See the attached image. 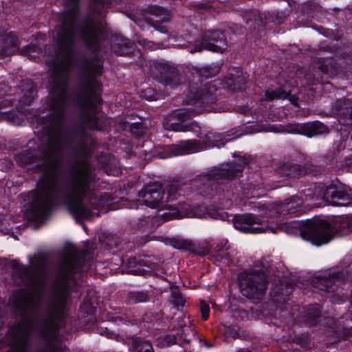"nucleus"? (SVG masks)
Here are the masks:
<instances>
[{"instance_id":"obj_27","label":"nucleus","mask_w":352,"mask_h":352,"mask_svg":"<svg viewBox=\"0 0 352 352\" xmlns=\"http://www.w3.org/2000/svg\"><path fill=\"white\" fill-rule=\"evenodd\" d=\"M134 352H154L151 343L140 339H135L133 342Z\"/></svg>"},{"instance_id":"obj_34","label":"nucleus","mask_w":352,"mask_h":352,"mask_svg":"<svg viewBox=\"0 0 352 352\" xmlns=\"http://www.w3.org/2000/svg\"><path fill=\"white\" fill-rule=\"evenodd\" d=\"M319 69L322 74L331 75L333 74V65L332 64V60L327 58L322 60L319 65Z\"/></svg>"},{"instance_id":"obj_25","label":"nucleus","mask_w":352,"mask_h":352,"mask_svg":"<svg viewBox=\"0 0 352 352\" xmlns=\"http://www.w3.org/2000/svg\"><path fill=\"white\" fill-rule=\"evenodd\" d=\"M320 314V309L318 305H311L309 307L306 314L307 322L310 326L317 324V320Z\"/></svg>"},{"instance_id":"obj_4","label":"nucleus","mask_w":352,"mask_h":352,"mask_svg":"<svg viewBox=\"0 0 352 352\" xmlns=\"http://www.w3.org/2000/svg\"><path fill=\"white\" fill-rule=\"evenodd\" d=\"M94 169L89 162L83 160L76 162L71 170L68 190L65 195L67 207L78 221L99 217L113 198L104 195L96 196L91 186L94 182Z\"/></svg>"},{"instance_id":"obj_15","label":"nucleus","mask_w":352,"mask_h":352,"mask_svg":"<svg viewBox=\"0 0 352 352\" xmlns=\"http://www.w3.org/2000/svg\"><path fill=\"white\" fill-rule=\"evenodd\" d=\"M223 34L219 31H208L204 33L199 45L190 50L191 53L207 50L214 52L223 53L226 47Z\"/></svg>"},{"instance_id":"obj_11","label":"nucleus","mask_w":352,"mask_h":352,"mask_svg":"<svg viewBox=\"0 0 352 352\" xmlns=\"http://www.w3.org/2000/svg\"><path fill=\"white\" fill-rule=\"evenodd\" d=\"M302 200L297 196H292L285 199L281 203H271L267 205H259L266 214H269V219L272 222L276 223V218L285 214L298 216L302 213Z\"/></svg>"},{"instance_id":"obj_31","label":"nucleus","mask_w":352,"mask_h":352,"mask_svg":"<svg viewBox=\"0 0 352 352\" xmlns=\"http://www.w3.org/2000/svg\"><path fill=\"white\" fill-rule=\"evenodd\" d=\"M173 248L179 250H191L193 248V243L187 239H174L172 241Z\"/></svg>"},{"instance_id":"obj_43","label":"nucleus","mask_w":352,"mask_h":352,"mask_svg":"<svg viewBox=\"0 0 352 352\" xmlns=\"http://www.w3.org/2000/svg\"><path fill=\"white\" fill-rule=\"evenodd\" d=\"M164 341L166 342V344H164V345L169 346L170 344H174L175 342V336H166L164 338Z\"/></svg>"},{"instance_id":"obj_39","label":"nucleus","mask_w":352,"mask_h":352,"mask_svg":"<svg viewBox=\"0 0 352 352\" xmlns=\"http://www.w3.org/2000/svg\"><path fill=\"white\" fill-rule=\"evenodd\" d=\"M200 311L201 318L203 320H206L209 317L210 307L208 304L204 300L201 301Z\"/></svg>"},{"instance_id":"obj_1","label":"nucleus","mask_w":352,"mask_h":352,"mask_svg":"<svg viewBox=\"0 0 352 352\" xmlns=\"http://www.w3.org/2000/svg\"><path fill=\"white\" fill-rule=\"evenodd\" d=\"M69 79H49L51 84L49 107L53 111L45 120L43 129L48 135L47 148L42 165L43 173L36 190L30 192L31 199L26 211L29 221L43 222L50 215L54 202L61 196L57 171L62 151L68 144L63 127L64 111L67 103V87Z\"/></svg>"},{"instance_id":"obj_41","label":"nucleus","mask_w":352,"mask_h":352,"mask_svg":"<svg viewBox=\"0 0 352 352\" xmlns=\"http://www.w3.org/2000/svg\"><path fill=\"white\" fill-rule=\"evenodd\" d=\"M326 324H328L329 322H334L333 321V319L331 318H327ZM333 331L337 334V338H338L340 336L341 332L344 334L343 330H340L338 329V327H336V324L333 323V327H332Z\"/></svg>"},{"instance_id":"obj_23","label":"nucleus","mask_w":352,"mask_h":352,"mask_svg":"<svg viewBox=\"0 0 352 352\" xmlns=\"http://www.w3.org/2000/svg\"><path fill=\"white\" fill-rule=\"evenodd\" d=\"M184 189L182 188L181 184L178 181H173L167 186V201H172L177 199L179 196L184 195L183 193Z\"/></svg>"},{"instance_id":"obj_5","label":"nucleus","mask_w":352,"mask_h":352,"mask_svg":"<svg viewBox=\"0 0 352 352\" xmlns=\"http://www.w3.org/2000/svg\"><path fill=\"white\" fill-rule=\"evenodd\" d=\"M102 73V62L99 58L87 61L85 75L77 95V104L82 110V118L87 126L94 130H102L104 116L99 115L101 85L96 76Z\"/></svg>"},{"instance_id":"obj_22","label":"nucleus","mask_w":352,"mask_h":352,"mask_svg":"<svg viewBox=\"0 0 352 352\" xmlns=\"http://www.w3.org/2000/svg\"><path fill=\"white\" fill-rule=\"evenodd\" d=\"M150 12L153 16L151 18V20L153 22L155 23H164L167 21L170 16V12L168 10L160 7V6H153L150 8Z\"/></svg>"},{"instance_id":"obj_35","label":"nucleus","mask_w":352,"mask_h":352,"mask_svg":"<svg viewBox=\"0 0 352 352\" xmlns=\"http://www.w3.org/2000/svg\"><path fill=\"white\" fill-rule=\"evenodd\" d=\"M130 130L131 133L136 137L142 136L146 133V129L141 122L131 124L130 125Z\"/></svg>"},{"instance_id":"obj_46","label":"nucleus","mask_w":352,"mask_h":352,"mask_svg":"<svg viewBox=\"0 0 352 352\" xmlns=\"http://www.w3.org/2000/svg\"><path fill=\"white\" fill-rule=\"evenodd\" d=\"M289 100L293 104L298 106L297 98L294 95L291 96Z\"/></svg>"},{"instance_id":"obj_18","label":"nucleus","mask_w":352,"mask_h":352,"mask_svg":"<svg viewBox=\"0 0 352 352\" xmlns=\"http://www.w3.org/2000/svg\"><path fill=\"white\" fill-rule=\"evenodd\" d=\"M156 67L160 72V78L166 87L175 89L179 85V74L173 68L168 67L166 64H158Z\"/></svg>"},{"instance_id":"obj_13","label":"nucleus","mask_w":352,"mask_h":352,"mask_svg":"<svg viewBox=\"0 0 352 352\" xmlns=\"http://www.w3.org/2000/svg\"><path fill=\"white\" fill-rule=\"evenodd\" d=\"M315 195L317 199H323L334 206H346L351 204L350 195L345 190L338 189L335 186H325L319 184L316 187Z\"/></svg>"},{"instance_id":"obj_49","label":"nucleus","mask_w":352,"mask_h":352,"mask_svg":"<svg viewBox=\"0 0 352 352\" xmlns=\"http://www.w3.org/2000/svg\"><path fill=\"white\" fill-rule=\"evenodd\" d=\"M215 145H216L217 146H220V144H216Z\"/></svg>"},{"instance_id":"obj_47","label":"nucleus","mask_w":352,"mask_h":352,"mask_svg":"<svg viewBox=\"0 0 352 352\" xmlns=\"http://www.w3.org/2000/svg\"><path fill=\"white\" fill-rule=\"evenodd\" d=\"M236 352H251V351L249 350L241 349L238 350Z\"/></svg>"},{"instance_id":"obj_44","label":"nucleus","mask_w":352,"mask_h":352,"mask_svg":"<svg viewBox=\"0 0 352 352\" xmlns=\"http://www.w3.org/2000/svg\"><path fill=\"white\" fill-rule=\"evenodd\" d=\"M84 309H87L91 310L92 309L91 304L89 302H85L82 303L80 306V310L82 311L84 310Z\"/></svg>"},{"instance_id":"obj_20","label":"nucleus","mask_w":352,"mask_h":352,"mask_svg":"<svg viewBox=\"0 0 352 352\" xmlns=\"http://www.w3.org/2000/svg\"><path fill=\"white\" fill-rule=\"evenodd\" d=\"M305 168L298 164L286 162L276 169V173L283 178H298L305 173Z\"/></svg>"},{"instance_id":"obj_42","label":"nucleus","mask_w":352,"mask_h":352,"mask_svg":"<svg viewBox=\"0 0 352 352\" xmlns=\"http://www.w3.org/2000/svg\"><path fill=\"white\" fill-rule=\"evenodd\" d=\"M79 149L85 155H88L91 153V146H84L83 144H80Z\"/></svg>"},{"instance_id":"obj_48","label":"nucleus","mask_w":352,"mask_h":352,"mask_svg":"<svg viewBox=\"0 0 352 352\" xmlns=\"http://www.w3.org/2000/svg\"><path fill=\"white\" fill-rule=\"evenodd\" d=\"M85 142H86L87 143H89V142H91V140L89 138H85Z\"/></svg>"},{"instance_id":"obj_38","label":"nucleus","mask_w":352,"mask_h":352,"mask_svg":"<svg viewBox=\"0 0 352 352\" xmlns=\"http://www.w3.org/2000/svg\"><path fill=\"white\" fill-rule=\"evenodd\" d=\"M209 250L210 249L208 245L206 247H201L200 245H197L193 243V248L190 251L197 255L206 256L209 253Z\"/></svg>"},{"instance_id":"obj_6","label":"nucleus","mask_w":352,"mask_h":352,"mask_svg":"<svg viewBox=\"0 0 352 352\" xmlns=\"http://www.w3.org/2000/svg\"><path fill=\"white\" fill-rule=\"evenodd\" d=\"M281 229L289 234L300 236L316 245L327 243L334 235L344 236L352 232V217H342L331 226L322 219L286 222Z\"/></svg>"},{"instance_id":"obj_26","label":"nucleus","mask_w":352,"mask_h":352,"mask_svg":"<svg viewBox=\"0 0 352 352\" xmlns=\"http://www.w3.org/2000/svg\"><path fill=\"white\" fill-rule=\"evenodd\" d=\"M16 161L21 166H25L34 162V157L32 151H26L17 155Z\"/></svg>"},{"instance_id":"obj_3","label":"nucleus","mask_w":352,"mask_h":352,"mask_svg":"<svg viewBox=\"0 0 352 352\" xmlns=\"http://www.w3.org/2000/svg\"><path fill=\"white\" fill-rule=\"evenodd\" d=\"M87 271L80 259V253L72 249L61 260L58 277V287L49 307L47 316L38 328L39 335L49 342L56 338V332L65 320L66 302L72 290H76V279Z\"/></svg>"},{"instance_id":"obj_7","label":"nucleus","mask_w":352,"mask_h":352,"mask_svg":"<svg viewBox=\"0 0 352 352\" xmlns=\"http://www.w3.org/2000/svg\"><path fill=\"white\" fill-rule=\"evenodd\" d=\"M217 87L212 82L204 84L199 90L194 87L190 88L187 99L184 101L187 108L174 111L168 118L170 122L167 129L186 132L195 130L198 127L195 122H184L191 116L201 113L204 111H210L214 109L212 105L217 102L216 91Z\"/></svg>"},{"instance_id":"obj_50","label":"nucleus","mask_w":352,"mask_h":352,"mask_svg":"<svg viewBox=\"0 0 352 352\" xmlns=\"http://www.w3.org/2000/svg\"><path fill=\"white\" fill-rule=\"evenodd\" d=\"M155 23V22H154ZM158 23H156V24H154V26H156V25Z\"/></svg>"},{"instance_id":"obj_21","label":"nucleus","mask_w":352,"mask_h":352,"mask_svg":"<svg viewBox=\"0 0 352 352\" xmlns=\"http://www.w3.org/2000/svg\"><path fill=\"white\" fill-rule=\"evenodd\" d=\"M107 160L108 162L103 161L102 159L100 160L104 171L109 175H118L121 173V170L119 167L118 160L114 157L110 156L107 157Z\"/></svg>"},{"instance_id":"obj_10","label":"nucleus","mask_w":352,"mask_h":352,"mask_svg":"<svg viewBox=\"0 0 352 352\" xmlns=\"http://www.w3.org/2000/svg\"><path fill=\"white\" fill-rule=\"evenodd\" d=\"M239 287L242 294L248 298L258 299L265 293L267 276L259 270L243 272L239 276Z\"/></svg>"},{"instance_id":"obj_45","label":"nucleus","mask_w":352,"mask_h":352,"mask_svg":"<svg viewBox=\"0 0 352 352\" xmlns=\"http://www.w3.org/2000/svg\"><path fill=\"white\" fill-rule=\"evenodd\" d=\"M113 50L115 53L118 54L119 55L125 54V52L123 49H117L115 46L113 47Z\"/></svg>"},{"instance_id":"obj_30","label":"nucleus","mask_w":352,"mask_h":352,"mask_svg":"<svg viewBox=\"0 0 352 352\" xmlns=\"http://www.w3.org/2000/svg\"><path fill=\"white\" fill-rule=\"evenodd\" d=\"M212 256L216 261H219L228 260V249L226 247V244L223 245V243H221V245H217Z\"/></svg>"},{"instance_id":"obj_9","label":"nucleus","mask_w":352,"mask_h":352,"mask_svg":"<svg viewBox=\"0 0 352 352\" xmlns=\"http://www.w3.org/2000/svg\"><path fill=\"white\" fill-rule=\"evenodd\" d=\"M254 204V207L257 208L258 211L261 212L259 215H254L252 214H245L241 215L235 216L233 218V224L234 228L245 233H264L268 231L276 234L278 230L283 231L281 229V226L285 225V223H282L279 226V227L272 228L270 226H267L265 228L258 226L261 225L263 222L265 221H268L269 214H266L265 211L261 210L262 208H258L259 205H263L261 203H255L252 202ZM283 232H285L283 230Z\"/></svg>"},{"instance_id":"obj_12","label":"nucleus","mask_w":352,"mask_h":352,"mask_svg":"<svg viewBox=\"0 0 352 352\" xmlns=\"http://www.w3.org/2000/svg\"><path fill=\"white\" fill-rule=\"evenodd\" d=\"M348 270L338 269H328L320 272L312 280V284L320 290L327 292H334L348 278Z\"/></svg>"},{"instance_id":"obj_14","label":"nucleus","mask_w":352,"mask_h":352,"mask_svg":"<svg viewBox=\"0 0 352 352\" xmlns=\"http://www.w3.org/2000/svg\"><path fill=\"white\" fill-rule=\"evenodd\" d=\"M164 190L158 182H151L144 186L138 196L144 204L151 208L161 207L164 204Z\"/></svg>"},{"instance_id":"obj_32","label":"nucleus","mask_w":352,"mask_h":352,"mask_svg":"<svg viewBox=\"0 0 352 352\" xmlns=\"http://www.w3.org/2000/svg\"><path fill=\"white\" fill-rule=\"evenodd\" d=\"M129 299L135 302H144L148 300V295L143 292H133L129 294Z\"/></svg>"},{"instance_id":"obj_36","label":"nucleus","mask_w":352,"mask_h":352,"mask_svg":"<svg viewBox=\"0 0 352 352\" xmlns=\"http://www.w3.org/2000/svg\"><path fill=\"white\" fill-rule=\"evenodd\" d=\"M218 72V69L215 67H205L199 71V76L206 78L214 76Z\"/></svg>"},{"instance_id":"obj_37","label":"nucleus","mask_w":352,"mask_h":352,"mask_svg":"<svg viewBox=\"0 0 352 352\" xmlns=\"http://www.w3.org/2000/svg\"><path fill=\"white\" fill-rule=\"evenodd\" d=\"M39 49L37 46L33 45H28L25 47L23 48L21 50V53L23 54H27L31 58H34L36 56L34 54V53H38Z\"/></svg>"},{"instance_id":"obj_16","label":"nucleus","mask_w":352,"mask_h":352,"mask_svg":"<svg viewBox=\"0 0 352 352\" xmlns=\"http://www.w3.org/2000/svg\"><path fill=\"white\" fill-rule=\"evenodd\" d=\"M286 131L294 134H302L307 137H312L328 133V128L322 122L315 121L303 124H291L287 126Z\"/></svg>"},{"instance_id":"obj_8","label":"nucleus","mask_w":352,"mask_h":352,"mask_svg":"<svg viewBox=\"0 0 352 352\" xmlns=\"http://www.w3.org/2000/svg\"><path fill=\"white\" fill-rule=\"evenodd\" d=\"M242 171L243 166L237 163L223 164L220 167L211 170L208 177L212 183L208 188L206 197L214 203L230 200L232 194L227 188L223 180L238 177Z\"/></svg>"},{"instance_id":"obj_33","label":"nucleus","mask_w":352,"mask_h":352,"mask_svg":"<svg viewBox=\"0 0 352 352\" xmlns=\"http://www.w3.org/2000/svg\"><path fill=\"white\" fill-rule=\"evenodd\" d=\"M170 301L176 307H183L186 302L185 298L182 296L181 293L177 288L172 290Z\"/></svg>"},{"instance_id":"obj_2","label":"nucleus","mask_w":352,"mask_h":352,"mask_svg":"<svg viewBox=\"0 0 352 352\" xmlns=\"http://www.w3.org/2000/svg\"><path fill=\"white\" fill-rule=\"evenodd\" d=\"M30 264L34 268V271L30 266L21 265L16 262L13 264L16 275L28 284L27 289L16 291L10 299L12 304L22 311L21 320L8 332V335L12 338L15 352H26L41 303V276L45 261L42 256H34L30 259Z\"/></svg>"},{"instance_id":"obj_17","label":"nucleus","mask_w":352,"mask_h":352,"mask_svg":"<svg viewBox=\"0 0 352 352\" xmlns=\"http://www.w3.org/2000/svg\"><path fill=\"white\" fill-rule=\"evenodd\" d=\"M19 40L12 32H5L0 35V56L2 58L10 56L19 48Z\"/></svg>"},{"instance_id":"obj_40","label":"nucleus","mask_w":352,"mask_h":352,"mask_svg":"<svg viewBox=\"0 0 352 352\" xmlns=\"http://www.w3.org/2000/svg\"><path fill=\"white\" fill-rule=\"evenodd\" d=\"M164 221H168L174 219H179L181 217L180 212L177 209L173 210L172 212H164L163 214Z\"/></svg>"},{"instance_id":"obj_28","label":"nucleus","mask_w":352,"mask_h":352,"mask_svg":"<svg viewBox=\"0 0 352 352\" xmlns=\"http://www.w3.org/2000/svg\"><path fill=\"white\" fill-rule=\"evenodd\" d=\"M265 97L266 100L272 101L274 99H286L288 97V94L281 89L278 90L267 89L265 91Z\"/></svg>"},{"instance_id":"obj_29","label":"nucleus","mask_w":352,"mask_h":352,"mask_svg":"<svg viewBox=\"0 0 352 352\" xmlns=\"http://www.w3.org/2000/svg\"><path fill=\"white\" fill-rule=\"evenodd\" d=\"M27 92L23 94L21 102L24 104H30L36 96V87L31 83H27Z\"/></svg>"},{"instance_id":"obj_19","label":"nucleus","mask_w":352,"mask_h":352,"mask_svg":"<svg viewBox=\"0 0 352 352\" xmlns=\"http://www.w3.org/2000/svg\"><path fill=\"white\" fill-rule=\"evenodd\" d=\"M203 148L204 144L202 142L192 140L180 142L178 144L173 145L167 149L172 153L173 155H183L199 151Z\"/></svg>"},{"instance_id":"obj_24","label":"nucleus","mask_w":352,"mask_h":352,"mask_svg":"<svg viewBox=\"0 0 352 352\" xmlns=\"http://www.w3.org/2000/svg\"><path fill=\"white\" fill-rule=\"evenodd\" d=\"M337 114L340 117L349 118L352 120V102L350 100H343L338 102Z\"/></svg>"}]
</instances>
